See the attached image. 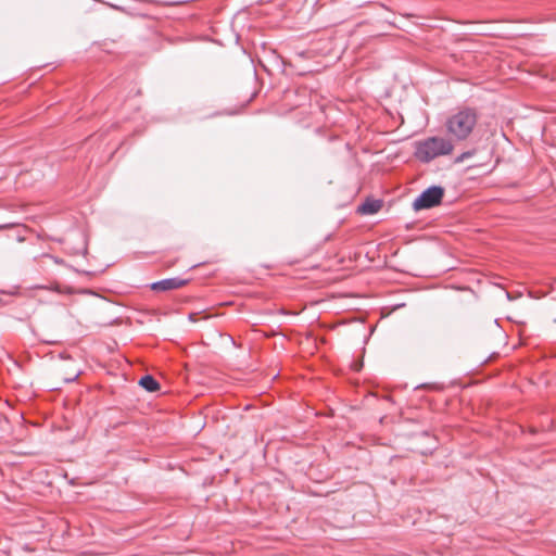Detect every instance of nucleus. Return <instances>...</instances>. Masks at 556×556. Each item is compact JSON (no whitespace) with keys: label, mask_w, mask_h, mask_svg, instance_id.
<instances>
[{"label":"nucleus","mask_w":556,"mask_h":556,"mask_svg":"<svg viewBox=\"0 0 556 556\" xmlns=\"http://www.w3.org/2000/svg\"><path fill=\"white\" fill-rule=\"evenodd\" d=\"M478 112L473 108L462 106L452 112L444 122L446 134L456 141L467 140L478 124Z\"/></svg>","instance_id":"1"},{"label":"nucleus","mask_w":556,"mask_h":556,"mask_svg":"<svg viewBox=\"0 0 556 556\" xmlns=\"http://www.w3.org/2000/svg\"><path fill=\"white\" fill-rule=\"evenodd\" d=\"M454 151V143L451 138L440 136L428 137L415 143V156L422 163H429L432 160L450 155Z\"/></svg>","instance_id":"2"},{"label":"nucleus","mask_w":556,"mask_h":556,"mask_svg":"<svg viewBox=\"0 0 556 556\" xmlns=\"http://www.w3.org/2000/svg\"><path fill=\"white\" fill-rule=\"evenodd\" d=\"M444 194L442 187L432 186L427 188L413 202V208L420 211L425 208H431L441 203Z\"/></svg>","instance_id":"3"},{"label":"nucleus","mask_w":556,"mask_h":556,"mask_svg":"<svg viewBox=\"0 0 556 556\" xmlns=\"http://www.w3.org/2000/svg\"><path fill=\"white\" fill-rule=\"evenodd\" d=\"M187 283V280L181 279L179 277L166 278L160 281H155L151 283V289L156 292H165L170 290H176L184 287Z\"/></svg>","instance_id":"4"},{"label":"nucleus","mask_w":556,"mask_h":556,"mask_svg":"<svg viewBox=\"0 0 556 556\" xmlns=\"http://www.w3.org/2000/svg\"><path fill=\"white\" fill-rule=\"evenodd\" d=\"M381 208V201L379 200H366L358 206V212L365 215L377 213Z\"/></svg>","instance_id":"5"},{"label":"nucleus","mask_w":556,"mask_h":556,"mask_svg":"<svg viewBox=\"0 0 556 556\" xmlns=\"http://www.w3.org/2000/svg\"><path fill=\"white\" fill-rule=\"evenodd\" d=\"M139 384L148 392H155L160 389V383L150 375L141 377Z\"/></svg>","instance_id":"6"},{"label":"nucleus","mask_w":556,"mask_h":556,"mask_svg":"<svg viewBox=\"0 0 556 556\" xmlns=\"http://www.w3.org/2000/svg\"><path fill=\"white\" fill-rule=\"evenodd\" d=\"M476 153H477V149H471V150L465 151V152L460 153L458 156H456L455 163H457V164L463 163L467 159L473 156Z\"/></svg>","instance_id":"7"}]
</instances>
